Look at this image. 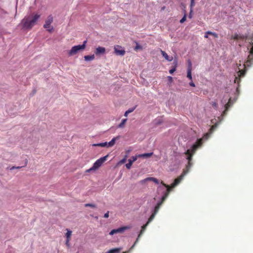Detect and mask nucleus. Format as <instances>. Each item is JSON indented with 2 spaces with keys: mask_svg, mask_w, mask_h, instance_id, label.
<instances>
[{
  "mask_svg": "<svg viewBox=\"0 0 253 253\" xmlns=\"http://www.w3.org/2000/svg\"><path fill=\"white\" fill-rule=\"evenodd\" d=\"M52 21L53 17L51 15H49L46 19L45 24L43 26L44 28H45L49 32H51L53 29V27L50 25Z\"/></svg>",
  "mask_w": 253,
  "mask_h": 253,
  "instance_id": "0eeeda50",
  "label": "nucleus"
},
{
  "mask_svg": "<svg viewBox=\"0 0 253 253\" xmlns=\"http://www.w3.org/2000/svg\"><path fill=\"white\" fill-rule=\"evenodd\" d=\"M186 19V16L185 14L184 16L182 17V18L180 20V22L181 23H183L184 21H185Z\"/></svg>",
  "mask_w": 253,
  "mask_h": 253,
  "instance_id": "7c9ffc66",
  "label": "nucleus"
},
{
  "mask_svg": "<svg viewBox=\"0 0 253 253\" xmlns=\"http://www.w3.org/2000/svg\"><path fill=\"white\" fill-rule=\"evenodd\" d=\"M218 119L219 120H220V121H221V119H220V117H218Z\"/></svg>",
  "mask_w": 253,
  "mask_h": 253,
  "instance_id": "c03bdc74",
  "label": "nucleus"
},
{
  "mask_svg": "<svg viewBox=\"0 0 253 253\" xmlns=\"http://www.w3.org/2000/svg\"><path fill=\"white\" fill-rule=\"evenodd\" d=\"M130 228V227L129 226H125L117 228V229H114L112 230L110 232L109 235H113L115 234L122 233L124 232H125L126 230L129 229Z\"/></svg>",
  "mask_w": 253,
  "mask_h": 253,
  "instance_id": "6e6552de",
  "label": "nucleus"
},
{
  "mask_svg": "<svg viewBox=\"0 0 253 253\" xmlns=\"http://www.w3.org/2000/svg\"><path fill=\"white\" fill-rule=\"evenodd\" d=\"M70 240H66V245L67 247H69L70 246V244H69V242H70Z\"/></svg>",
  "mask_w": 253,
  "mask_h": 253,
  "instance_id": "f704fd0d",
  "label": "nucleus"
},
{
  "mask_svg": "<svg viewBox=\"0 0 253 253\" xmlns=\"http://www.w3.org/2000/svg\"><path fill=\"white\" fill-rule=\"evenodd\" d=\"M105 52V48L103 47H98L96 49L95 54L96 55H100L104 53Z\"/></svg>",
  "mask_w": 253,
  "mask_h": 253,
  "instance_id": "ddd939ff",
  "label": "nucleus"
},
{
  "mask_svg": "<svg viewBox=\"0 0 253 253\" xmlns=\"http://www.w3.org/2000/svg\"><path fill=\"white\" fill-rule=\"evenodd\" d=\"M139 239L138 238H137V239H136V240L135 242H134V245H136V244H137V242H138V241H139Z\"/></svg>",
  "mask_w": 253,
  "mask_h": 253,
  "instance_id": "58836bf2",
  "label": "nucleus"
},
{
  "mask_svg": "<svg viewBox=\"0 0 253 253\" xmlns=\"http://www.w3.org/2000/svg\"><path fill=\"white\" fill-rule=\"evenodd\" d=\"M126 121H127V120L126 119H123L122 120L121 123L119 124V127H123L124 126V125L125 124V123H126Z\"/></svg>",
  "mask_w": 253,
  "mask_h": 253,
  "instance_id": "5701e85b",
  "label": "nucleus"
},
{
  "mask_svg": "<svg viewBox=\"0 0 253 253\" xmlns=\"http://www.w3.org/2000/svg\"><path fill=\"white\" fill-rule=\"evenodd\" d=\"M191 13H192V12H190V14H189V18H190L192 17Z\"/></svg>",
  "mask_w": 253,
  "mask_h": 253,
  "instance_id": "79ce46f5",
  "label": "nucleus"
},
{
  "mask_svg": "<svg viewBox=\"0 0 253 253\" xmlns=\"http://www.w3.org/2000/svg\"><path fill=\"white\" fill-rule=\"evenodd\" d=\"M153 153H144L141 154H138L137 155V156H138V158H148L152 156Z\"/></svg>",
  "mask_w": 253,
  "mask_h": 253,
  "instance_id": "2eb2a0df",
  "label": "nucleus"
},
{
  "mask_svg": "<svg viewBox=\"0 0 253 253\" xmlns=\"http://www.w3.org/2000/svg\"><path fill=\"white\" fill-rule=\"evenodd\" d=\"M67 233H66V240H71V235H72V231L67 229Z\"/></svg>",
  "mask_w": 253,
  "mask_h": 253,
  "instance_id": "aec40b11",
  "label": "nucleus"
},
{
  "mask_svg": "<svg viewBox=\"0 0 253 253\" xmlns=\"http://www.w3.org/2000/svg\"><path fill=\"white\" fill-rule=\"evenodd\" d=\"M117 138L118 137H114L110 141H109V142H107L108 147L113 146L115 144Z\"/></svg>",
  "mask_w": 253,
  "mask_h": 253,
  "instance_id": "f3484780",
  "label": "nucleus"
},
{
  "mask_svg": "<svg viewBox=\"0 0 253 253\" xmlns=\"http://www.w3.org/2000/svg\"><path fill=\"white\" fill-rule=\"evenodd\" d=\"M128 114H129V113H128L127 112V111H126L125 112V116H126V117L127 116V115H128Z\"/></svg>",
  "mask_w": 253,
  "mask_h": 253,
  "instance_id": "ea45409f",
  "label": "nucleus"
},
{
  "mask_svg": "<svg viewBox=\"0 0 253 253\" xmlns=\"http://www.w3.org/2000/svg\"><path fill=\"white\" fill-rule=\"evenodd\" d=\"M238 71H237V76H235L234 82V83L239 84V82H240V78L244 76L245 71L240 69L239 67H238Z\"/></svg>",
  "mask_w": 253,
  "mask_h": 253,
  "instance_id": "1a4fd4ad",
  "label": "nucleus"
},
{
  "mask_svg": "<svg viewBox=\"0 0 253 253\" xmlns=\"http://www.w3.org/2000/svg\"><path fill=\"white\" fill-rule=\"evenodd\" d=\"M84 60L86 61L93 60L95 58L94 55H86L84 57Z\"/></svg>",
  "mask_w": 253,
  "mask_h": 253,
  "instance_id": "dca6fc26",
  "label": "nucleus"
},
{
  "mask_svg": "<svg viewBox=\"0 0 253 253\" xmlns=\"http://www.w3.org/2000/svg\"><path fill=\"white\" fill-rule=\"evenodd\" d=\"M210 35H211L213 36L214 38H218V35L215 32H212L210 31Z\"/></svg>",
  "mask_w": 253,
  "mask_h": 253,
  "instance_id": "a878e982",
  "label": "nucleus"
},
{
  "mask_svg": "<svg viewBox=\"0 0 253 253\" xmlns=\"http://www.w3.org/2000/svg\"><path fill=\"white\" fill-rule=\"evenodd\" d=\"M27 163H28V160H27V159H26V160H25V165L23 166V167L26 166L27 165ZM22 167H23V166H21V167H12V168L10 169H11V170H12V169H20V168H22Z\"/></svg>",
  "mask_w": 253,
  "mask_h": 253,
  "instance_id": "b1692460",
  "label": "nucleus"
},
{
  "mask_svg": "<svg viewBox=\"0 0 253 253\" xmlns=\"http://www.w3.org/2000/svg\"><path fill=\"white\" fill-rule=\"evenodd\" d=\"M135 246V245H134V244L131 246V247L129 249V251H127V252H124L123 253H128L129 251H130L131 250H132L134 247V246Z\"/></svg>",
  "mask_w": 253,
  "mask_h": 253,
  "instance_id": "c9c22d12",
  "label": "nucleus"
},
{
  "mask_svg": "<svg viewBox=\"0 0 253 253\" xmlns=\"http://www.w3.org/2000/svg\"><path fill=\"white\" fill-rule=\"evenodd\" d=\"M142 49V46L141 45H140V44H139L138 43H136V46L135 47V49L136 50H137L138 49Z\"/></svg>",
  "mask_w": 253,
  "mask_h": 253,
  "instance_id": "bb28decb",
  "label": "nucleus"
},
{
  "mask_svg": "<svg viewBox=\"0 0 253 253\" xmlns=\"http://www.w3.org/2000/svg\"><path fill=\"white\" fill-rule=\"evenodd\" d=\"M142 234H141L140 232L139 233V234H138V237L137 238H138L139 239V238L140 237V236L142 235Z\"/></svg>",
  "mask_w": 253,
  "mask_h": 253,
  "instance_id": "a19ab883",
  "label": "nucleus"
},
{
  "mask_svg": "<svg viewBox=\"0 0 253 253\" xmlns=\"http://www.w3.org/2000/svg\"><path fill=\"white\" fill-rule=\"evenodd\" d=\"M86 43V41H84L83 42V44L73 46L71 50L68 52L69 55L70 56H73L76 54L80 51L84 50L85 47Z\"/></svg>",
  "mask_w": 253,
  "mask_h": 253,
  "instance_id": "20e7f679",
  "label": "nucleus"
},
{
  "mask_svg": "<svg viewBox=\"0 0 253 253\" xmlns=\"http://www.w3.org/2000/svg\"><path fill=\"white\" fill-rule=\"evenodd\" d=\"M150 181L149 177H147L143 180H140L139 182V183L142 185L145 184L147 182Z\"/></svg>",
  "mask_w": 253,
  "mask_h": 253,
  "instance_id": "412c9836",
  "label": "nucleus"
},
{
  "mask_svg": "<svg viewBox=\"0 0 253 253\" xmlns=\"http://www.w3.org/2000/svg\"><path fill=\"white\" fill-rule=\"evenodd\" d=\"M210 34V31H207L205 33L204 38L208 39L209 38V35Z\"/></svg>",
  "mask_w": 253,
  "mask_h": 253,
  "instance_id": "2f4dec72",
  "label": "nucleus"
},
{
  "mask_svg": "<svg viewBox=\"0 0 253 253\" xmlns=\"http://www.w3.org/2000/svg\"><path fill=\"white\" fill-rule=\"evenodd\" d=\"M212 105L214 107V108H215L216 109H218V107H217L218 105L215 102H212Z\"/></svg>",
  "mask_w": 253,
  "mask_h": 253,
  "instance_id": "c756f323",
  "label": "nucleus"
},
{
  "mask_svg": "<svg viewBox=\"0 0 253 253\" xmlns=\"http://www.w3.org/2000/svg\"><path fill=\"white\" fill-rule=\"evenodd\" d=\"M135 108V107L130 108V109H129L128 110H127V112L128 113H131V112H132L134 110Z\"/></svg>",
  "mask_w": 253,
  "mask_h": 253,
  "instance_id": "473e14b6",
  "label": "nucleus"
},
{
  "mask_svg": "<svg viewBox=\"0 0 253 253\" xmlns=\"http://www.w3.org/2000/svg\"><path fill=\"white\" fill-rule=\"evenodd\" d=\"M121 248H115L108 251L105 253H119L121 250Z\"/></svg>",
  "mask_w": 253,
  "mask_h": 253,
  "instance_id": "a211bd4d",
  "label": "nucleus"
},
{
  "mask_svg": "<svg viewBox=\"0 0 253 253\" xmlns=\"http://www.w3.org/2000/svg\"><path fill=\"white\" fill-rule=\"evenodd\" d=\"M175 68H172V69H171L170 70H169V72L170 74H172L175 72Z\"/></svg>",
  "mask_w": 253,
  "mask_h": 253,
  "instance_id": "72a5a7b5",
  "label": "nucleus"
},
{
  "mask_svg": "<svg viewBox=\"0 0 253 253\" xmlns=\"http://www.w3.org/2000/svg\"><path fill=\"white\" fill-rule=\"evenodd\" d=\"M217 126V124H216L215 125L212 126L210 129V132L209 133H206L203 138L198 139L195 144H193L190 148L187 149L186 151L184 153L187 156L186 159L188 161V165L186 166V169L184 170L183 173L179 177L175 179L174 182L171 185L170 187L168 185L164 184L163 182H161L162 185H160L157 189V193L158 195H161V201L159 202L155 207L154 212L148 219V220L147 222V223L149 224V223L154 219L155 215L158 212L161 205L168 196L170 191V188H173L176 186L183 179L184 176L189 172V170L192 165L190 161L192 159L193 155L194 154L197 149L201 146L203 139H208Z\"/></svg>",
  "mask_w": 253,
  "mask_h": 253,
  "instance_id": "f257e3e1",
  "label": "nucleus"
},
{
  "mask_svg": "<svg viewBox=\"0 0 253 253\" xmlns=\"http://www.w3.org/2000/svg\"><path fill=\"white\" fill-rule=\"evenodd\" d=\"M149 178H150V181H153L154 182H155L156 184L159 183V181L157 178H154V177H149Z\"/></svg>",
  "mask_w": 253,
  "mask_h": 253,
  "instance_id": "393cba45",
  "label": "nucleus"
},
{
  "mask_svg": "<svg viewBox=\"0 0 253 253\" xmlns=\"http://www.w3.org/2000/svg\"><path fill=\"white\" fill-rule=\"evenodd\" d=\"M137 158L138 156H137V155H135L134 156L131 157L130 159H129L128 160V163L126 165V168L127 169H130L133 163L136 161Z\"/></svg>",
  "mask_w": 253,
  "mask_h": 253,
  "instance_id": "9b49d317",
  "label": "nucleus"
},
{
  "mask_svg": "<svg viewBox=\"0 0 253 253\" xmlns=\"http://www.w3.org/2000/svg\"><path fill=\"white\" fill-rule=\"evenodd\" d=\"M189 85L192 87L195 86V84L192 81L189 83Z\"/></svg>",
  "mask_w": 253,
  "mask_h": 253,
  "instance_id": "4c0bfd02",
  "label": "nucleus"
},
{
  "mask_svg": "<svg viewBox=\"0 0 253 253\" xmlns=\"http://www.w3.org/2000/svg\"><path fill=\"white\" fill-rule=\"evenodd\" d=\"M195 3L194 0H191L190 7H191V12H192V7L194 6Z\"/></svg>",
  "mask_w": 253,
  "mask_h": 253,
  "instance_id": "cd10ccee",
  "label": "nucleus"
},
{
  "mask_svg": "<svg viewBox=\"0 0 253 253\" xmlns=\"http://www.w3.org/2000/svg\"><path fill=\"white\" fill-rule=\"evenodd\" d=\"M109 211H107L106 213H105L104 215V217L105 218H108L109 217Z\"/></svg>",
  "mask_w": 253,
  "mask_h": 253,
  "instance_id": "e433bc0d",
  "label": "nucleus"
},
{
  "mask_svg": "<svg viewBox=\"0 0 253 253\" xmlns=\"http://www.w3.org/2000/svg\"><path fill=\"white\" fill-rule=\"evenodd\" d=\"M115 53L118 55H124L125 53V51L120 46L117 45L114 47Z\"/></svg>",
  "mask_w": 253,
  "mask_h": 253,
  "instance_id": "9d476101",
  "label": "nucleus"
},
{
  "mask_svg": "<svg viewBox=\"0 0 253 253\" xmlns=\"http://www.w3.org/2000/svg\"><path fill=\"white\" fill-rule=\"evenodd\" d=\"M85 207H90L91 208H96V207L95 205L92 204H85Z\"/></svg>",
  "mask_w": 253,
  "mask_h": 253,
  "instance_id": "c85d7f7f",
  "label": "nucleus"
},
{
  "mask_svg": "<svg viewBox=\"0 0 253 253\" xmlns=\"http://www.w3.org/2000/svg\"><path fill=\"white\" fill-rule=\"evenodd\" d=\"M161 53L163 56L168 61H171L173 59V57L172 56L169 57L167 53H166L164 51L161 50Z\"/></svg>",
  "mask_w": 253,
  "mask_h": 253,
  "instance_id": "4468645a",
  "label": "nucleus"
},
{
  "mask_svg": "<svg viewBox=\"0 0 253 253\" xmlns=\"http://www.w3.org/2000/svg\"><path fill=\"white\" fill-rule=\"evenodd\" d=\"M232 38L234 40H248L250 43L252 45V47L250 50V54L248 55V59L246 62V64H244L243 66L246 67H250L253 63V36L252 37H248L247 36H244L243 35H241L239 34H235L234 36H233Z\"/></svg>",
  "mask_w": 253,
  "mask_h": 253,
  "instance_id": "7ed1b4c3",
  "label": "nucleus"
},
{
  "mask_svg": "<svg viewBox=\"0 0 253 253\" xmlns=\"http://www.w3.org/2000/svg\"><path fill=\"white\" fill-rule=\"evenodd\" d=\"M168 78H169V80H172V77H171L169 76Z\"/></svg>",
  "mask_w": 253,
  "mask_h": 253,
  "instance_id": "37998d69",
  "label": "nucleus"
},
{
  "mask_svg": "<svg viewBox=\"0 0 253 253\" xmlns=\"http://www.w3.org/2000/svg\"><path fill=\"white\" fill-rule=\"evenodd\" d=\"M108 156V155H106L98 159L94 163L93 166L91 168L87 170V171L89 172L91 170H96L98 169L103 164V163L107 160Z\"/></svg>",
  "mask_w": 253,
  "mask_h": 253,
  "instance_id": "39448f33",
  "label": "nucleus"
},
{
  "mask_svg": "<svg viewBox=\"0 0 253 253\" xmlns=\"http://www.w3.org/2000/svg\"><path fill=\"white\" fill-rule=\"evenodd\" d=\"M231 104V99H228V96L225 99H224L221 101L220 105L221 107V109L225 108V110L223 111L222 116L226 115V111L230 106Z\"/></svg>",
  "mask_w": 253,
  "mask_h": 253,
  "instance_id": "423d86ee",
  "label": "nucleus"
},
{
  "mask_svg": "<svg viewBox=\"0 0 253 253\" xmlns=\"http://www.w3.org/2000/svg\"><path fill=\"white\" fill-rule=\"evenodd\" d=\"M40 16V14L38 13L27 15L22 19L20 25L23 29L30 30L36 24Z\"/></svg>",
  "mask_w": 253,
  "mask_h": 253,
  "instance_id": "f03ea898",
  "label": "nucleus"
},
{
  "mask_svg": "<svg viewBox=\"0 0 253 253\" xmlns=\"http://www.w3.org/2000/svg\"><path fill=\"white\" fill-rule=\"evenodd\" d=\"M191 63L189 61V65L187 69V77L188 78H189L190 80H192V73H191Z\"/></svg>",
  "mask_w": 253,
  "mask_h": 253,
  "instance_id": "f8f14e48",
  "label": "nucleus"
},
{
  "mask_svg": "<svg viewBox=\"0 0 253 253\" xmlns=\"http://www.w3.org/2000/svg\"><path fill=\"white\" fill-rule=\"evenodd\" d=\"M148 224H149L148 223H146L145 225H143L141 227V230L140 231V233L141 234H143L144 232V231H145V230L146 229V228L148 226Z\"/></svg>",
  "mask_w": 253,
  "mask_h": 253,
  "instance_id": "4be33fe9",
  "label": "nucleus"
},
{
  "mask_svg": "<svg viewBox=\"0 0 253 253\" xmlns=\"http://www.w3.org/2000/svg\"><path fill=\"white\" fill-rule=\"evenodd\" d=\"M93 146H100V147H108V143L107 142H103V143H96V144H92Z\"/></svg>",
  "mask_w": 253,
  "mask_h": 253,
  "instance_id": "6ab92c4d",
  "label": "nucleus"
}]
</instances>
